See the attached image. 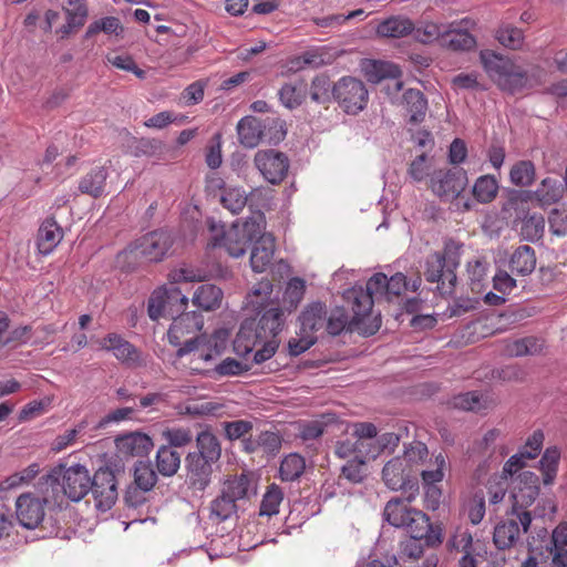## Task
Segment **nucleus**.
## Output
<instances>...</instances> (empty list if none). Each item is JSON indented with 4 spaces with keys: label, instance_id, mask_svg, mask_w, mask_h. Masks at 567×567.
I'll use <instances>...</instances> for the list:
<instances>
[{
    "label": "nucleus",
    "instance_id": "18",
    "mask_svg": "<svg viewBox=\"0 0 567 567\" xmlns=\"http://www.w3.org/2000/svg\"><path fill=\"white\" fill-rule=\"evenodd\" d=\"M474 22L465 18L460 22H452L450 25H444L442 47L452 50H471L476 45V39L468 32L470 27Z\"/></svg>",
    "mask_w": 567,
    "mask_h": 567
},
{
    "label": "nucleus",
    "instance_id": "58",
    "mask_svg": "<svg viewBox=\"0 0 567 567\" xmlns=\"http://www.w3.org/2000/svg\"><path fill=\"white\" fill-rule=\"evenodd\" d=\"M408 174L416 182H422L427 177L431 178L433 165L430 157L426 154L417 155L409 165Z\"/></svg>",
    "mask_w": 567,
    "mask_h": 567
},
{
    "label": "nucleus",
    "instance_id": "50",
    "mask_svg": "<svg viewBox=\"0 0 567 567\" xmlns=\"http://www.w3.org/2000/svg\"><path fill=\"white\" fill-rule=\"evenodd\" d=\"M371 460V456H359V453L352 458L348 460L341 467V476L351 483L363 482L365 476V463Z\"/></svg>",
    "mask_w": 567,
    "mask_h": 567
},
{
    "label": "nucleus",
    "instance_id": "41",
    "mask_svg": "<svg viewBox=\"0 0 567 567\" xmlns=\"http://www.w3.org/2000/svg\"><path fill=\"white\" fill-rule=\"evenodd\" d=\"M498 189L499 184L496 177L483 175L475 181L472 187V194L480 203H491V200L496 198Z\"/></svg>",
    "mask_w": 567,
    "mask_h": 567
},
{
    "label": "nucleus",
    "instance_id": "8",
    "mask_svg": "<svg viewBox=\"0 0 567 567\" xmlns=\"http://www.w3.org/2000/svg\"><path fill=\"white\" fill-rule=\"evenodd\" d=\"M172 245L171 236L167 231L156 230L147 233L137 239L133 246L117 254V265L124 266L126 259L133 258L134 261H161Z\"/></svg>",
    "mask_w": 567,
    "mask_h": 567
},
{
    "label": "nucleus",
    "instance_id": "61",
    "mask_svg": "<svg viewBox=\"0 0 567 567\" xmlns=\"http://www.w3.org/2000/svg\"><path fill=\"white\" fill-rule=\"evenodd\" d=\"M106 61L118 70L132 71L137 78H145V71L137 66L130 54H107Z\"/></svg>",
    "mask_w": 567,
    "mask_h": 567
},
{
    "label": "nucleus",
    "instance_id": "40",
    "mask_svg": "<svg viewBox=\"0 0 567 567\" xmlns=\"http://www.w3.org/2000/svg\"><path fill=\"white\" fill-rule=\"evenodd\" d=\"M307 463L299 453H290L285 456L279 465V476L285 482H295L306 471Z\"/></svg>",
    "mask_w": 567,
    "mask_h": 567
},
{
    "label": "nucleus",
    "instance_id": "6",
    "mask_svg": "<svg viewBox=\"0 0 567 567\" xmlns=\"http://www.w3.org/2000/svg\"><path fill=\"white\" fill-rule=\"evenodd\" d=\"M413 496L410 494L405 499L393 497L388 501L384 507V517L392 526L405 527L409 534L427 535L430 518L424 512L411 507Z\"/></svg>",
    "mask_w": 567,
    "mask_h": 567
},
{
    "label": "nucleus",
    "instance_id": "36",
    "mask_svg": "<svg viewBox=\"0 0 567 567\" xmlns=\"http://www.w3.org/2000/svg\"><path fill=\"white\" fill-rule=\"evenodd\" d=\"M259 339L258 324L254 328L252 323H243L234 339V350L241 357H247L257 349Z\"/></svg>",
    "mask_w": 567,
    "mask_h": 567
},
{
    "label": "nucleus",
    "instance_id": "45",
    "mask_svg": "<svg viewBox=\"0 0 567 567\" xmlns=\"http://www.w3.org/2000/svg\"><path fill=\"white\" fill-rule=\"evenodd\" d=\"M334 453L339 457L352 460L358 453L359 456H369V447L360 439H357L354 430L351 437L337 442Z\"/></svg>",
    "mask_w": 567,
    "mask_h": 567
},
{
    "label": "nucleus",
    "instance_id": "10",
    "mask_svg": "<svg viewBox=\"0 0 567 567\" xmlns=\"http://www.w3.org/2000/svg\"><path fill=\"white\" fill-rule=\"evenodd\" d=\"M468 185V176L465 169L439 168L433 169L429 179V188L441 199L451 200L457 198Z\"/></svg>",
    "mask_w": 567,
    "mask_h": 567
},
{
    "label": "nucleus",
    "instance_id": "31",
    "mask_svg": "<svg viewBox=\"0 0 567 567\" xmlns=\"http://www.w3.org/2000/svg\"><path fill=\"white\" fill-rule=\"evenodd\" d=\"M238 140L245 147H256L262 138V122L255 116L243 117L237 124Z\"/></svg>",
    "mask_w": 567,
    "mask_h": 567
},
{
    "label": "nucleus",
    "instance_id": "56",
    "mask_svg": "<svg viewBox=\"0 0 567 567\" xmlns=\"http://www.w3.org/2000/svg\"><path fill=\"white\" fill-rule=\"evenodd\" d=\"M332 89L331 81L327 74H318L310 83V99L316 103H327Z\"/></svg>",
    "mask_w": 567,
    "mask_h": 567
},
{
    "label": "nucleus",
    "instance_id": "11",
    "mask_svg": "<svg viewBox=\"0 0 567 567\" xmlns=\"http://www.w3.org/2000/svg\"><path fill=\"white\" fill-rule=\"evenodd\" d=\"M92 486L90 491L94 498V503L99 509L106 512L111 509L118 499L117 481L114 471L109 467H101L91 477Z\"/></svg>",
    "mask_w": 567,
    "mask_h": 567
},
{
    "label": "nucleus",
    "instance_id": "25",
    "mask_svg": "<svg viewBox=\"0 0 567 567\" xmlns=\"http://www.w3.org/2000/svg\"><path fill=\"white\" fill-rule=\"evenodd\" d=\"M152 446V437L144 433H130L116 439V447L124 456H144Z\"/></svg>",
    "mask_w": 567,
    "mask_h": 567
},
{
    "label": "nucleus",
    "instance_id": "37",
    "mask_svg": "<svg viewBox=\"0 0 567 567\" xmlns=\"http://www.w3.org/2000/svg\"><path fill=\"white\" fill-rule=\"evenodd\" d=\"M564 196V187L558 179L554 177H545L540 185L533 193V197L539 203L540 206H550V204L558 203Z\"/></svg>",
    "mask_w": 567,
    "mask_h": 567
},
{
    "label": "nucleus",
    "instance_id": "42",
    "mask_svg": "<svg viewBox=\"0 0 567 567\" xmlns=\"http://www.w3.org/2000/svg\"><path fill=\"white\" fill-rule=\"evenodd\" d=\"M114 34L120 38L124 34V25L116 16H106L105 18L97 19L89 24L84 37L92 38L95 34L101 33Z\"/></svg>",
    "mask_w": 567,
    "mask_h": 567
},
{
    "label": "nucleus",
    "instance_id": "3",
    "mask_svg": "<svg viewBox=\"0 0 567 567\" xmlns=\"http://www.w3.org/2000/svg\"><path fill=\"white\" fill-rule=\"evenodd\" d=\"M261 220L262 214H258L257 217H251L243 224L236 221L228 230L210 221L209 230L212 237L208 245L210 247H225L231 256H243L255 237H258V234H260L262 229Z\"/></svg>",
    "mask_w": 567,
    "mask_h": 567
},
{
    "label": "nucleus",
    "instance_id": "21",
    "mask_svg": "<svg viewBox=\"0 0 567 567\" xmlns=\"http://www.w3.org/2000/svg\"><path fill=\"white\" fill-rule=\"evenodd\" d=\"M187 481L195 491H204L212 482L213 467L203 460L198 450L187 453L185 457Z\"/></svg>",
    "mask_w": 567,
    "mask_h": 567
},
{
    "label": "nucleus",
    "instance_id": "29",
    "mask_svg": "<svg viewBox=\"0 0 567 567\" xmlns=\"http://www.w3.org/2000/svg\"><path fill=\"white\" fill-rule=\"evenodd\" d=\"M414 22L404 16H391L377 25V34L384 38H402L412 33Z\"/></svg>",
    "mask_w": 567,
    "mask_h": 567
},
{
    "label": "nucleus",
    "instance_id": "30",
    "mask_svg": "<svg viewBox=\"0 0 567 567\" xmlns=\"http://www.w3.org/2000/svg\"><path fill=\"white\" fill-rule=\"evenodd\" d=\"M403 103L409 113L410 123H421L427 114V99L419 89H408L403 93Z\"/></svg>",
    "mask_w": 567,
    "mask_h": 567
},
{
    "label": "nucleus",
    "instance_id": "2",
    "mask_svg": "<svg viewBox=\"0 0 567 567\" xmlns=\"http://www.w3.org/2000/svg\"><path fill=\"white\" fill-rule=\"evenodd\" d=\"M227 339L226 330H217L210 336L196 333L195 339H187L185 346L177 349V357L189 354V371L214 375V361L226 349Z\"/></svg>",
    "mask_w": 567,
    "mask_h": 567
},
{
    "label": "nucleus",
    "instance_id": "23",
    "mask_svg": "<svg viewBox=\"0 0 567 567\" xmlns=\"http://www.w3.org/2000/svg\"><path fill=\"white\" fill-rule=\"evenodd\" d=\"M64 233L54 217H48L42 221L37 236V244L40 254L50 255L56 245L63 239Z\"/></svg>",
    "mask_w": 567,
    "mask_h": 567
},
{
    "label": "nucleus",
    "instance_id": "4",
    "mask_svg": "<svg viewBox=\"0 0 567 567\" xmlns=\"http://www.w3.org/2000/svg\"><path fill=\"white\" fill-rule=\"evenodd\" d=\"M481 62L498 87L509 93L522 92L530 85L528 71L516 65L513 59L494 51H482Z\"/></svg>",
    "mask_w": 567,
    "mask_h": 567
},
{
    "label": "nucleus",
    "instance_id": "9",
    "mask_svg": "<svg viewBox=\"0 0 567 567\" xmlns=\"http://www.w3.org/2000/svg\"><path fill=\"white\" fill-rule=\"evenodd\" d=\"M331 92L348 114H358L369 103V91L364 82L358 78H341L332 85Z\"/></svg>",
    "mask_w": 567,
    "mask_h": 567
},
{
    "label": "nucleus",
    "instance_id": "38",
    "mask_svg": "<svg viewBox=\"0 0 567 567\" xmlns=\"http://www.w3.org/2000/svg\"><path fill=\"white\" fill-rule=\"evenodd\" d=\"M331 61L332 54L326 47L310 48L291 60V68L295 70H301L305 66L318 68L331 63Z\"/></svg>",
    "mask_w": 567,
    "mask_h": 567
},
{
    "label": "nucleus",
    "instance_id": "32",
    "mask_svg": "<svg viewBox=\"0 0 567 567\" xmlns=\"http://www.w3.org/2000/svg\"><path fill=\"white\" fill-rule=\"evenodd\" d=\"M537 265L535 249L530 246H518L509 259L512 272L518 276H528Z\"/></svg>",
    "mask_w": 567,
    "mask_h": 567
},
{
    "label": "nucleus",
    "instance_id": "17",
    "mask_svg": "<svg viewBox=\"0 0 567 567\" xmlns=\"http://www.w3.org/2000/svg\"><path fill=\"white\" fill-rule=\"evenodd\" d=\"M540 491L539 477L535 472L524 471L518 477L512 492L513 512L518 515L519 509L527 508L537 498Z\"/></svg>",
    "mask_w": 567,
    "mask_h": 567
},
{
    "label": "nucleus",
    "instance_id": "60",
    "mask_svg": "<svg viewBox=\"0 0 567 567\" xmlns=\"http://www.w3.org/2000/svg\"><path fill=\"white\" fill-rule=\"evenodd\" d=\"M405 465L410 470V476L412 475L413 465L422 464L429 456V449L424 442L415 441L412 442L410 447L404 451Z\"/></svg>",
    "mask_w": 567,
    "mask_h": 567
},
{
    "label": "nucleus",
    "instance_id": "20",
    "mask_svg": "<svg viewBox=\"0 0 567 567\" xmlns=\"http://www.w3.org/2000/svg\"><path fill=\"white\" fill-rule=\"evenodd\" d=\"M372 277L367 281V287L352 288L347 291V299L351 302L353 311V321L360 323L365 317L371 315L374 300H379L378 290H374L371 286Z\"/></svg>",
    "mask_w": 567,
    "mask_h": 567
},
{
    "label": "nucleus",
    "instance_id": "7",
    "mask_svg": "<svg viewBox=\"0 0 567 567\" xmlns=\"http://www.w3.org/2000/svg\"><path fill=\"white\" fill-rule=\"evenodd\" d=\"M252 481L249 474L231 475L226 478L220 493L210 502V516L219 520L228 519L237 511V502L247 498Z\"/></svg>",
    "mask_w": 567,
    "mask_h": 567
},
{
    "label": "nucleus",
    "instance_id": "26",
    "mask_svg": "<svg viewBox=\"0 0 567 567\" xmlns=\"http://www.w3.org/2000/svg\"><path fill=\"white\" fill-rule=\"evenodd\" d=\"M299 319L302 324V331L310 336H317L316 332L319 329H323L327 323V307L324 302H311L300 313Z\"/></svg>",
    "mask_w": 567,
    "mask_h": 567
},
{
    "label": "nucleus",
    "instance_id": "51",
    "mask_svg": "<svg viewBox=\"0 0 567 567\" xmlns=\"http://www.w3.org/2000/svg\"><path fill=\"white\" fill-rule=\"evenodd\" d=\"M443 28L444 25L435 24V22H423L419 27L414 25L412 33L416 41L423 44L437 41L439 44L443 45Z\"/></svg>",
    "mask_w": 567,
    "mask_h": 567
},
{
    "label": "nucleus",
    "instance_id": "28",
    "mask_svg": "<svg viewBox=\"0 0 567 567\" xmlns=\"http://www.w3.org/2000/svg\"><path fill=\"white\" fill-rule=\"evenodd\" d=\"M284 311L280 308H269L264 311L257 322L259 339H278V334L284 329Z\"/></svg>",
    "mask_w": 567,
    "mask_h": 567
},
{
    "label": "nucleus",
    "instance_id": "22",
    "mask_svg": "<svg viewBox=\"0 0 567 567\" xmlns=\"http://www.w3.org/2000/svg\"><path fill=\"white\" fill-rule=\"evenodd\" d=\"M262 223L264 219L261 220L259 237L252 247L250 256V264L256 272H264L266 270L267 266L271 264L276 250V238L270 233H262L265 228Z\"/></svg>",
    "mask_w": 567,
    "mask_h": 567
},
{
    "label": "nucleus",
    "instance_id": "35",
    "mask_svg": "<svg viewBox=\"0 0 567 567\" xmlns=\"http://www.w3.org/2000/svg\"><path fill=\"white\" fill-rule=\"evenodd\" d=\"M363 70L364 76L373 83L381 82L386 78L398 79L402 74V71L395 63L383 62V60H368L364 63Z\"/></svg>",
    "mask_w": 567,
    "mask_h": 567
},
{
    "label": "nucleus",
    "instance_id": "39",
    "mask_svg": "<svg viewBox=\"0 0 567 567\" xmlns=\"http://www.w3.org/2000/svg\"><path fill=\"white\" fill-rule=\"evenodd\" d=\"M223 290L214 284H203L197 287L193 296L195 306L204 310H212L221 303Z\"/></svg>",
    "mask_w": 567,
    "mask_h": 567
},
{
    "label": "nucleus",
    "instance_id": "16",
    "mask_svg": "<svg viewBox=\"0 0 567 567\" xmlns=\"http://www.w3.org/2000/svg\"><path fill=\"white\" fill-rule=\"evenodd\" d=\"M45 501L23 493L16 501V515L22 527L37 528L45 516Z\"/></svg>",
    "mask_w": 567,
    "mask_h": 567
},
{
    "label": "nucleus",
    "instance_id": "63",
    "mask_svg": "<svg viewBox=\"0 0 567 567\" xmlns=\"http://www.w3.org/2000/svg\"><path fill=\"white\" fill-rule=\"evenodd\" d=\"M86 424V422H80L76 426L64 431L63 434H59L53 442V450L62 451L68 449V446L73 445V443L76 442L78 435L85 431Z\"/></svg>",
    "mask_w": 567,
    "mask_h": 567
},
{
    "label": "nucleus",
    "instance_id": "47",
    "mask_svg": "<svg viewBox=\"0 0 567 567\" xmlns=\"http://www.w3.org/2000/svg\"><path fill=\"white\" fill-rule=\"evenodd\" d=\"M498 42L508 49H522L525 42V35L522 29L512 24H502L496 31Z\"/></svg>",
    "mask_w": 567,
    "mask_h": 567
},
{
    "label": "nucleus",
    "instance_id": "46",
    "mask_svg": "<svg viewBox=\"0 0 567 567\" xmlns=\"http://www.w3.org/2000/svg\"><path fill=\"white\" fill-rule=\"evenodd\" d=\"M282 499L284 489L280 486L276 485V483L267 486V491L261 498L259 514L266 516L277 515Z\"/></svg>",
    "mask_w": 567,
    "mask_h": 567
},
{
    "label": "nucleus",
    "instance_id": "59",
    "mask_svg": "<svg viewBox=\"0 0 567 567\" xmlns=\"http://www.w3.org/2000/svg\"><path fill=\"white\" fill-rule=\"evenodd\" d=\"M307 289L306 280L301 277H292L287 284L284 300L289 303L290 309H296L303 299Z\"/></svg>",
    "mask_w": 567,
    "mask_h": 567
},
{
    "label": "nucleus",
    "instance_id": "27",
    "mask_svg": "<svg viewBox=\"0 0 567 567\" xmlns=\"http://www.w3.org/2000/svg\"><path fill=\"white\" fill-rule=\"evenodd\" d=\"M109 177L107 168L103 165L94 166L79 182L80 192L90 195L93 198H100L105 190L106 179Z\"/></svg>",
    "mask_w": 567,
    "mask_h": 567
},
{
    "label": "nucleus",
    "instance_id": "12",
    "mask_svg": "<svg viewBox=\"0 0 567 567\" xmlns=\"http://www.w3.org/2000/svg\"><path fill=\"white\" fill-rule=\"evenodd\" d=\"M254 163L262 177L270 184H280L289 173V159L286 154L275 150L258 151Z\"/></svg>",
    "mask_w": 567,
    "mask_h": 567
},
{
    "label": "nucleus",
    "instance_id": "15",
    "mask_svg": "<svg viewBox=\"0 0 567 567\" xmlns=\"http://www.w3.org/2000/svg\"><path fill=\"white\" fill-rule=\"evenodd\" d=\"M97 342L100 349L112 351L118 361L130 368L144 364L140 350L121 334L109 333Z\"/></svg>",
    "mask_w": 567,
    "mask_h": 567
},
{
    "label": "nucleus",
    "instance_id": "24",
    "mask_svg": "<svg viewBox=\"0 0 567 567\" xmlns=\"http://www.w3.org/2000/svg\"><path fill=\"white\" fill-rule=\"evenodd\" d=\"M382 480L390 489H402L410 482V470L404 456H395L382 468Z\"/></svg>",
    "mask_w": 567,
    "mask_h": 567
},
{
    "label": "nucleus",
    "instance_id": "34",
    "mask_svg": "<svg viewBox=\"0 0 567 567\" xmlns=\"http://www.w3.org/2000/svg\"><path fill=\"white\" fill-rule=\"evenodd\" d=\"M182 456L178 450L172 449L168 442L156 451V470L164 476H173L178 472Z\"/></svg>",
    "mask_w": 567,
    "mask_h": 567
},
{
    "label": "nucleus",
    "instance_id": "43",
    "mask_svg": "<svg viewBox=\"0 0 567 567\" xmlns=\"http://www.w3.org/2000/svg\"><path fill=\"white\" fill-rule=\"evenodd\" d=\"M561 457V452L558 447H547L539 460V471L543 475V482L545 484L554 483L557 472L558 464Z\"/></svg>",
    "mask_w": 567,
    "mask_h": 567
},
{
    "label": "nucleus",
    "instance_id": "57",
    "mask_svg": "<svg viewBox=\"0 0 567 567\" xmlns=\"http://www.w3.org/2000/svg\"><path fill=\"white\" fill-rule=\"evenodd\" d=\"M166 151L165 143L156 138H141L136 145V154L150 156L157 162L165 158Z\"/></svg>",
    "mask_w": 567,
    "mask_h": 567
},
{
    "label": "nucleus",
    "instance_id": "64",
    "mask_svg": "<svg viewBox=\"0 0 567 567\" xmlns=\"http://www.w3.org/2000/svg\"><path fill=\"white\" fill-rule=\"evenodd\" d=\"M348 323V317L342 309H337L336 311H332L330 316L327 313V320L324 329L328 332V334L331 336H338L340 332L343 331Z\"/></svg>",
    "mask_w": 567,
    "mask_h": 567
},
{
    "label": "nucleus",
    "instance_id": "19",
    "mask_svg": "<svg viewBox=\"0 0 567 567\" xmlns=\"http://www.w3.org/2000/svg\"><path fill=\"white\" fill-rule=\"evenodd\" d=\"M424 277L429 281H435L436 288L442 295L453 291L457 280L453 269H445V257L441 254H434L426 259Z\"/></svg>",
    "mask_w": 567,
    "mask_h": 567
},
{
    "label": "nucleus",
    "instance_id": "44",
    "mask_svg": "<svg viewBox=\"0 0 567 567\" xmlns=\"http://www.w3.org/2000/svg\"><path fill=\"white\" fill-rule=\"evenodd\" d=\"M306 96L307 82L305 81L288 82L279 91V100L290 109L300 106Z\"/></svg>",
    "mask_w": 567,
    "mask_h": 567
},
{
    "label": "nucleus",
    "instance_id": "54",
    "mask_svg": "<svg viewBox=\"0 0 567 567\" xmlns=\"http://www.w3.org/2000/svg\"><path fill=\"white\" fill-rule=\"evenodd\" d=\"M64 10L68 19V28L84 25L87 17L85 0H66Z\"/></svg>",
    "mask_w": 567,
    "mask_h": 567
},
{
    "label": "nucleus",
    "instance_id": "5",
    "mask_svg": "<svg viewBox=\"0 0 567 567\" xmlns=\"http://www.w3.org/2000/svg\"><path fill=\"white\" fill-rule=\"evenodd\" d=\"M422 284L420 276L408 280L403 272L388 277L383 272H377L372 276L371 287L378 290L379 300L385 299L388 302H398L408 313H414L420 310V299L404 298L406 291H417Z\"/></svg>",
    "mask_w": 567,
    "mask_h": 567
},
{
    "label": "nucleus",
    "instance_id": "14",
    "mask_svg": "<svg viewBox=\"0 0 567 567\" xmlns=\"http://www.w3.org/2000/svg\"><path fill=\"white\" fill-rule=\"evenodd\" d=\"M61 486L71 501H81L90 493L92 486L91 474L83 464H73L64 467L61 473Z\"/></svg>",
    "mask_w": 567,
    "mask_h": 567
},
{
    "label": "nucleus",
    "instance_id": "49",
    "mask_svg": "<svg viewBox=\"0 0 567 567\" xmlns=\"http://www.w3.org/2000/svg\"><path fill=\"white\" fill-rule=\"evenodd\" d=\"M546 220L543 214H530L522 223V236L524 239L535 243L545 233Z\"/></svg>",
    "mask_w": 567,
    "mask_h": 567
},
{
    "label": "nucleus",
    "instance_id": "48",
    "mask_svg": "<svg viewBox=\"0 0 567 567\" xmlns=\"http://www.w3.org/2000/svg\"><path fill=\"white\" fill-rule=\"evenodd\" d=\"M248 200L247 193L241 187H226L223 190L220 203L233 214H239Z\"/></svg>",
    "mask_w": 567,
    "mask_h": 567
},
{
    "label": "nucleus",
    "instance_id": "53",
    "mask_svg": "<svg viewBox=\"0 0 567 567\" xmlns=\"http://www.w3.org/2000/svg\"><path fill=\"white\" fill-rule=\"evenodd\" d=\"M157 482V475L150 463L138 461L134 468V483L142 491H151Z\"/></svg>",
    "mask_w": 567,
    "mask_h": 567
},
{
    "label": "nucleus",
    "instance_id": "33",
    "mask_svg": "<svg viewBox=\"0 0 567 567\" xmlns=\"http://www.w3.org/2000/svg\"><path fill=\"white\" fill-rule=\"evenodd\" d=\"M196 447L210 467L221 456V444L216 434L209 430L199 431L196 437Z\"/></svg>",
    "mask_w": 567,
    "mask_h": 567
},
{
    "label": "nucleus",
    "instance_id": "52",
    "mask_svg": "<svg viewBox=\"0 0 567 567\" xmlns=\"http://www.w3.org/2000/svg\"><path fill=\"white\" fill-rule=\"evenodd\" d=\"M535 166L530 161H519L511 168V181L519 187L533 184L535 179Z\"/></svg>",
    "mask_w": 567,
    "mask_h": 567
},
{
    "label": "nucleus",
    "instance_id": "62",
    "mask_svg": "<svg viewBox=\"0 0 567 567\" xmlns=\"http://www.w3.org/2000/svg\"><path fill=\"white\" fill-rule=\"evenodd\" d=\"M223 427L227 439H241L244 443L245 435L250 434L252 430V423L248 422V420H234L233 422L223 423Z\"/></svg>",
    "mask_w": 567,
    "mask_h": 567
},
{
    "label": "nucleus",
    "instance_id": "55",
    "mask_svg": "<svg viewBox=\"0 0 567 567\" xmlns=\"http://www.w3.org/2000/svg\"><path fill=\"white\" fill-rule=\"evenodd\" d=\"M162 436L166 442H168L172 449H176V446H185L192 442L194 439V434L190 427L183 426H169L165 427L162 432Z\"/></svg>",
    "mask_w": 567,
    "mask_h": 567
},
{
    "label": "nucleus",
    "instance_id": "13",
    "mask_svg": "<svg viewBox=\"0 0 567 567\" xmlns=\"http://www.w3.org/2000/svg\"><path fill=\"white\" fill-rule=\"evenodd\" d=\"M532 515L528 511H522L517 519L511 518L498 523L493 532V542L499 549H507L514 546L522 533L527 532L532 524Z\"/></svg>",
    "mask_w": 567,
    "mask_h": 567
},
{
    "label": "nucleus",
    "instance_id": "1",
    "mask_svg": "<svg viewBox=\"0 0 567 567\" xmlns=\"http://www.w3.org/2000/svg\"><path fill=\"white\" fill-rule=\"evenodd\" d=\"M171 287L164 286L156 288L148 298L147 312L152 320L159 318H172L167 338L172 346H185L186 340L195 339L196 332L204 326V319L197 312H184L188 305V298L183 295L181 288L175 287L177 281L200 280L194 269L179 268L169 274Z\"/></svg>",
    "mask_w": 567,
    "mask_h": 567
}]
</instances>
